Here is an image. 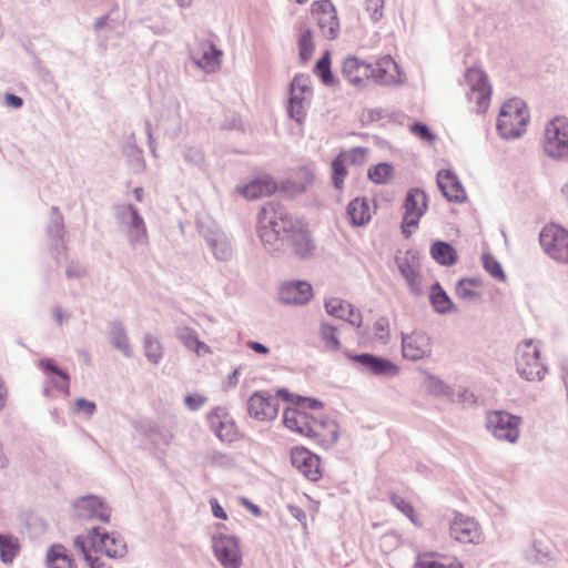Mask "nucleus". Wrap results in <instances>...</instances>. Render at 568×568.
Here are the masks:
<instances>
[{
    "label": "nucleus",
    "instance_id": "nucleus-2",
    "mask_svg": "<svg viewBox=\"0 0 568 568\" xmlns=\"http://www.w3.org/2000/svg\"><path fill=\"white\" fill-rule=\"evenodd\" d=\"M529 118V111L523 100L509 99L500 108L497 130L505 139L518 138L526 131Z\"/></svg>",
    "mask_w": 568,
    "mask_h": 568
},
{
    "label": "nucleus",
    "instance_id": "nucleus-38",
    "mask_svg": "<svg viewBox=\"0 0 568 568\" xmlns=\"http://www.w3.org/2000/svg\"><path fill=\"white\" fill-rule=\"evenodd\" d=\"M456 294L464 300L479 297L481 294V284L474 278H464L457 284Z\"/></svg>",
    "mask_w": 568,
    "mask_h": 568
},
{
    "label": "nucleus",
    "instance_id": "nucleus-20",
    "mask_svg": "<svg viewBox=\"0 0 568 568\" xmlns=\"http://www.w3.org/2000/svg\"><path fill=\"white\" fill-rule=\"evenodd\" d=\"M342 72L354 85H363L373 79L374 67L357 57H347L343 62Z\"/></svg>",
    "mask_w": 568,
    "mask_h": 568
},
{
    "label": "nucleus",
    "instance_id": "nucleus-34",
    "mask_svg": "<svg viewBox=\"0 0 568 568\" xmlns=\"http://www.w3.org/2000/svg\"><path fill=\"white\" fill-rule=\"evenodd\" d=\"M288 240L291 241L293 251L298 256L306 257L313 254L315 246L311 240L306 225L298 232H295L293 235H291V239Z\"/></svg>",
    "mask_w": 568,
    "mask_h": 568
},
{
    "label": "nucleus",
    "instance_id": "nucleus-24",
    "mask_svg": "<svg viewBox=\"0 0 568 568\" xmlns=\"http://www.w3.org/2000/svg\"><path fill=\"white\" fill-rule=\"evenodd\" d=\"M355 363L361 364L366 371L374 375L394 376L398 373V367L390 361L377 357L371 354H358L352 356Z\"/></svg>",
    "mask_w": 568,
    "mask_h": 568
},
{
    "label": "nucleus",
    "instance_id": "nucleus-21",
    "mask_svg": "<svg viewBox=\"0 0 568 568\" xmlns=\"http://www.w3.org/2000/svg\"><path fill=\"white\" fill-rule=\"evenodd\" d=\"M209 424L215 435L223 442H233L237 436L235 423L222 408H215L209 415Z\"/></svg>",
    "mask_w": 568,
    "mask_h": 568
},
{
    "label": "nucleus",
    "instance_id": "nucleus-57",
    "mask_svg": "<svg viewBox=\"0 0 568 568\" xmlns=\"http://www.w3.org/2000/svg\"><path fill=\"white\" fill-rule=\"evenodd\" d=\"M4 102L8 106L16 108V109L21 108L23 104V101L20 97H17L11 93H8L4 95Z\"/></svg>",
    "mask_w": 568,
    "mask_h": 568
},
{
    "label": "nucleus",
    "instance_id": "nucleus-46",
    "mask_svg": "<svg viewBox=\"0 0 568 568\" xmlns=\"http://www.w3.org/2000/svg\"><path fill=\"white\" fill-rule=\"evenodd\" d=\"M321 338L324 346L328 351H337L339 348V339L336 335V328L329 324H323L320 329Z\"/></svg>",
    "mask_w": 568,
    "mask_h": 568
},
{
    "label": "nucleus",
    "instance_id": "nucleus-1",
    "mask_svg": "<svg viewBox=\"0 0 568 568\" xmlns=\"http://www.w3.org/2000/svg\"><path fill=\"white\" fill-rule=\"evenodd\" d=\"M260 237L266 245H274L281 235L291 239L306 224L294 219L282 205L270 202L265 204L260 213Z\"/></svg>",
    "mask_w": 568,
    "mask_h": 568
},
{
    "label": "nucleus",
    "instance_id": "nucleus-41",
    "mask_svg": "<svg viewBox=\"0 0 568 568\" xmlns=\"http://www.w3.org/2000/svg\"><path fill=\"white\" fill-rule=\"evenodd\" d=\"M393 166L387 163H379L374 165L367 172L369 180L377 184H385L389 182L393 178Z\"/></svg>",
    "mask_w": 568,
    "mask_h": 568
},
{
    "label": "nucleus",
    "instance_id": "nucleus-50",
    "mask_svg": "<svg viewBox=\"0 0 568 568\" xmlns=\"http://www.w3.org/2000/svg\"><path fill=\"white\" fill-rule=\"evenodd\" d=\"M392 503L399 511L407 516L412 520V523H414L415 525H419L417 518L415 517L414 507L409 501L405 500L399 496H393Z\"/></svg>",
    "mask_w": 568,
    "mask_h": 568
},
{
    "label": "nucleus",
    "instance_id": "nucleus-35",
    "mask_svg": "<svg viewBox=\"0 0 568 568\" xmlns=\"http://www.w3.org/2000/svg\"><path fill=\"white\" fill-rule=\"evenodd\" d=\"M432 257L442 265H453L457 262L456 250L445 242H436L430 247Z\"/></svg>",
    "mask_w": 568,
    "mask_h": 568
},
{
    "label": "nucleus",
    "instance_id": "nucleus-49",
    "mask_svg": "<svg viewBox=\"0 0 568 568\" xmlns=\"http://www.w3.org/2000/svg\"><path fill=\"white\" fill-rule=\"evenodd\" d=\"M481 260L486 272H488L494 278L498 281L505 280V273L503 271V267L494 256H491L490 254H484Z\"/></svg>",
    "mask_w": 568,
    "mask_h": 568
},
{
    "label": "nucleus",
    "instance_id": "nucleus-9",
    "mask_svg": "<svg viewBox=\"0 0 568 568\" xmlns=\"http://www.w3.org/2000/svg\"><path fill=\"white\" fill-rule=\"evenodd\" d=\"M544 149L552 158H561L568 153V120L557 116L545 129Z\"/></svg>",
    "mask_w": 568,
    "mask_h": 568
},
{
    "label": "nucleus",
    "instance_id": "nucleus-30",
    "mask_svg": "<svg viewBox=\"0 0 568 568\" xmlns=\"http://www.w3.org/2000/svg\"><path fill=\"white\" fill-rule=\"evenodd\" d=\"M176 336L187 349L194 352L197 356L211 353L209 345L200 341L197 333L190 327H180L176 331Z\"/></svg>",
    "mask_w": 568,
    "mask_h": 568
},
{
    "label": "nucleus",
    "instance_id": "nucleus-31",
    "mask_svg": "<svg viewBox=\"0 0 568 568\" xmlns=\"http://www.w3.org/2000/svg\"><path fill=\"white\" fill-rule=\"evenodd\" d=\"M48 568H75L74 561L62 545H52L47 551Z\"/></svg>",
    "mask_w": 568,
    "mask_h": 568
},
{
    "label": "nucleus",
    "instance_id": "nucleus-40",
    "mask_svg": "<svg viewBox=\"0 0 568 568\" xmlns=\"http://www.w3.org/2000/svg\"><path fill=\"white\" fill-rule=\"evenodd\" d=\"M398 267L400 274L406 278L410 286H415L418 283L419 264L414 256H412L409 261H402V258H398Z\"/></svg>",
    "mask_w": 568,
    "mask_h": 568
},
{
    "label": "nucleus",
    "instance_id": "nucleus-53",
    "mask_svg": "<svg viewBox=\"0 0 568 568\" xmlns=\"http://www.w3.org/2000/svg\"><path fill=\"white\" fill-rule=\"evenodd\" d=\"M97 409V406L93 402L87 400L84 398H79L75 400V410L78 413H84L88 416H92Z\"/></svg>",
    "mask_w": 568,
    "mask_h": 568
},
{
    "label": "nucleus",
    "instance_id": "nucleus-36",
    "mask_svg": "<svg viewBox=\"0 0 568 568\" xmlns=\"http://www.w3.org/2000/svg\"><path fill=\"white\" fill-rule=\"evenodd\" d=\"M20 550L18 538L0 534V558L4 564L13 561Z\"/></svg>",
    "mask_w": 568,
    "mask_h": 568
},
{
    "label": "nucleus",
    "instance_id": "nucleus-48",
    "mask_svg": "<svg viewBox=\"0 0 568 568\" xmlns=\"http://www.w3.org/2000/svg\"><path fill=\"white\" fill-rule=\"evenodd\" d=\"M300 58L303 62H307L314 51V43L311 30H305L298 39Z\"/></svg>",
    "mask_w": 568,
    "mask_h": 568
},
{
    "label": "nucleus",
    "instance_id": "nucleus-56",
    "mask_svg": "<svg viewBox=\"0 0 568 568\" xmlns=\"http://www.w3.org/2000/svg\"><path fill=\"white\" fill-rule=\"evenodd\" d=\"M210 505L212 508V513L216 518H220L223 520L227 519V514L224 511V509L222 508V506L219 504V501L216 499H211Z\"/></svg>",
    "mask_w": 568,
    "mask_h": 568
},
{
    "label": "nucleus",
    "instance_id": "nucleus-27",
    "mask_svg": "<svg viewBox=\"0 0 568 568\" xmlns=\"http://www.w3.org/2000/svg\"><path fill=\"white\" fill-rule=\"evenodd\" d=\"M326 312L337 318L349 322L353 325H359L362 321L361 313L353 305L342 298L331 297L325 302Z\"/></svg>",
    "mask_w": 568,
    "mask_h": 568
},
{
    "label": "nucleus",
    "instance_id": "nucleus-33",
    "mask_svg": "<svg viewBox=\"0 0 568 568\" xmlns=\"http://www.w3.org/2000/svg\"><path fill=\"white\" fill-rule=\"evenodd\" d=\"M78 507L83 511H88L90 516L95 517L101 521L108 523L110 520V509L98 497H84L79 500Z\"/></svg>",
    "mask_w": 568,
    "mask_h": 568
},
{
    "label": "nucleus",
    "instance_id": "nucleus-42",
    "mask_svg": "<svg viewBox=\"0 0 568 568\" xmlns=\"http://www.w3.org/2000/svg\"><path fill=\"white\" fill-rule=\"evenodd\" d=\"M40 366L45 371L50 372L60 377L61 383H57V388L62 390L65 395L70 394L69 376L63 371L59 369L53 359H42Z\"/></svg>",
    "mask_w": 568,
    "mask_h": 568
},
{
    "label": "nucleus",
    "instance_id": "nucleus-6",
    "mask_svg": "<svg viewBox=\"0 0 568 568\" xmlns=\"http://www.w3.org/2000/svg\"><path fill=\"white\" fill-rule=\"evenodd\" d=\"M539 243L551 258L568 263V231L557 224L544 226L539 234Z\"/></svg>",
    "mask_w": 568,
    "mask_h": 568
},
{
    "label": "nucleus",
    "instance_id": "nucleus-13",
    "mask_svg": "<svg viewBox=\"0 0 568 568\" xmlns=\"http://www.w3.org/2000/svg\"><path fill=\"white\" fill-rule=\"evenodd\" d=\"M449 535L462 544H479L484 538L479 524L463 514H457L450 521Z\"/></svg>",
    "mask_w": 568,
    "mask_h": 568
},
{
    "label": "nucleus",
    "instance_id": "nucleus-37",
    "mask_svg": "<svg viewBox=\"0 0 568 568\" xmlns=\"http://www.w3.org/2000/svg\"><path fill=\"white\" fill-rule=\"evenodd\" d=\"M74 548L83 555V558L90 568H112L108 562L98 556L99 554H94L88 550V545L83 536H78L74 539Z\"/></svg>",
    "mask_w": 568,
    "mask_h": 568
},
{
    "label": "nucleus",
    "instance_id": "nucleus-63",
    "mask_svg": "<svg viewBox=\"0 0 568 568\" xmlns=\"http://www.w3.org/2000/svg\"><path fill=\"white\" fill-rule=\"evenodd\" d=\"M52 383L54 384V386L57 387V383H61V379L60 377H58L57 375L54 377H52Z\"/></svg>",
    "mask_w": 568,
    "mask_h": 568
},
{
    "label": "nucleus",
    "instance_id": "nucleus-47",
    "mask_svg": "<svg viewBox=\"0 0 568 568\" xmlns=\"http://www.w3.org/2000/svg\"><path fill=\"white\" fill-rule=\"evenodd\" d=\"M144 349L146 357L154 364L162 358V345L159 339L152 335H148L144 339Z\"/></svg>",
    "mask_w": 568,
    "mask_h": 568
},
{
    "label": "nucleus",
    "instance_id": "nucleus-59",
    "mask_svg": "<svg viewBox=\"0 0 568 568\" xmlns=\"http://www.w3.org/2000/svg\"><path fill=\"white\" fill-rule=\"evenodd\" d=\"M8 398V390L4 383L0 379V412L4 408Z\"/></svg>",
    "mask_w": 568,
    "mask_h": 568
},
{
    "label": "nucleus",
    "instance_id": "nucleus-22",
    "mask_svg": "<svg viewBox=\"0 0 568 568\" xmlns=\"http://www.w3.org/2000/svg\"><path fill=\"white\" fill-rule=\"evenodd\" d=\"M222 51L211 42H201L192 50L194 62L206 72H215L221 65Z\"/></svg>",
    "mask_w": 568,
    "mask_h": 568
},
{
    "label": "nucleus",
    "instance_id": "nucleus-45",
    "mask_svg": "<svg viewBox=\"0 0 568 568\" xmlns=\"http://www.w3.org/2000/svg\"><path fill=\"white\" fill-rule=\"evenodd\" d=\"M130 210L132 212V222L130 226L131 240L133 242L146 240V229L144 221L139 216L134 207L131 206Z\"/></svg>",
    "mask_w": 568,
    "mask_h": 568
},
{
    "label": "nucleus",
    "instance_id": "nucleus-32",
    "mask_svg": "<svg viewBox=\"0 0 568 568\" xmlns=\"http://www.w3.org/2000/svg\"><path fill=\"white\" fill-rule=\"evenodd\" d=\"M347 214L353 225L362 226L371 220V207L365 199L356 197L349 202Z\"/></svg>",
    "mask_w": 568,
    "mask_h": 568
},
{
    "label": "nucleus",
    "instance_id": "nucleus-44",
    "mask_svg": "<svg viewBox=\"0 0 568 568\" xmlns=\"http://www.w3.org/2000/svg\"><path fill=\"white\" fill-rule=\"evenodd\" d=\"M345 155L339 154L332 163V179L336 189H342L347 175Z\"/></svg>",
    "mask_w": 568,
    "mask_h": 568
},
{
    "label": "nucleus",
    "instance_id": "nucleus-15",
    "mask_svg": "<svg viewBox=\"0 0 568 568\" xmlns=\"http://www.w3.org/2000/svg\"><path fill=\"white\" fill-rule=\"evenodd\" d=\"M213 550L224 568H240L242 558L239 542L230 536H219L213 539Z\"/></svg>",
    "mask_w": 568,
    "mask_h": 568
},
{
    "label": "nucleus",
    "instance_id": "nucleus-52",
    "mask_svg": "<svg viewBox=\"0 0 568 568\" xmlns=\"http://www.w3.org/2000/svg\"><path fill=\"white\" fill-rule=\"evenodd\" d=\"M184 403L190 409L196 410L206 403V397L200 394H192L185 396Z\"/></svg>",
    "mask_w": 568,
    "mask_h": 568
},
{
    "label": "nucleus",
    "instance_id": "nucleus-29",
    "mask_svg": "<svg viewBox=\"0 0 568 568\" xmlns=\"http://www.w3.org/2000/svg\"><path fill=\"white\" fill-rule=\"evenodd\" d=\"M415 568H463L456 558L437 552H420Z\"/></svg>",
    "mask_w": 568,
    "mask_h": 568
},
{
    "label": "nucleus",
    "instance_id": "nucleus-28",
    "mask_svg": "<svg viewBox=\"0 0 568 568\" xmlns=\"http://www.w3.org/2000/svg\"><path fill=\"white\" fill-rule=\"evenodd\" d=\"M277 189L278 186L275 181L271 176L265 175L248 182L241 189V194L246 199L254 200L270 196L274 194Z\"/></svg>",
    "mask_w": 568,
    "mask_h": 568
},
{
    "label": "nucleus",
    "instance_id": "nucleus-10",
    "mask_svg": "<svg viewBox=\"0 0 568 568\" xmlns=\"http://www.w3.org/2000/svg\"><path fill=\"white\" fill-rule=\"evenodd\" d=\"M466 82L469 85L468 100L475 103V111L483 113L490 102V87L486 74L477 68H470L466 72Z\"/></svg>",
    "mask_w": 568,
    "mask_h": 568
},
{
    "label": "nucleus",
    "instance_id": "nucleus-26",
    "mask_svg": "<svg viewBox=\"0 0 568 568\" xmlns=\"http://www.w3.org/2000/svg\"><path fill=\"white\" fill-rule=\"evenodd\" d=\"M373 79L387 85L397 84L402 81V72L390 55H384L376 62Z\"/></svg>",
    "mask_w": 568,
    "mask_h": 568
},
{
    "label": "nucleus",
    "instance_id": "nucleus-7",
    "mask_svg": "<svg viewBox=\"0 0 568 568\" xmlns=\"http://www.w3.org/2000/svg\"><path fill=\"white\" fill-rule=\"evenodd\" d=\"M312 97L310 78L305 74L296 75L291 84L288 113L298 124H302L306 118L307 105Z\"/></svg>",
    "mask_w": 568,
    "mask_h": 568
},
{
    "label": "nucleus",
    "instance_id": "nucleus-43",
    "mask_svg": "<svg viewBox=\"0 0 568 568\" xmlns=\"http://www.w3.org/2000/svg\"><path fill=\"white\" fill-rule=\"evenodd\" d=\"M432 304L435 307V310L439 313H446L452 310V302L447 294L442 290V287L438 284H435L432 287V294H430Z\"/></svg>",
    "mask_w": 568,
    "mask_h": 568
},
{
    "label": "nucleus",
    "instance_id": "nucleus-3",
    "mask_svg": "<svg viewBox=\"0 0 568 568\" xmlns=\"http://www.w3.org/2000/svg\"><path fill=\"white\" fill-rule=\"evenodd\" d=\"M277 395L285 400H291L296 404L295 406L288 407L284 410V425L292 432L306 437L307 430L310 429V425L314 417V414L306 412V408L318 410L322 408V404L315 399L293 396L286 389H278Z\"/></svg>",
    "mask_w": 568,
    "mask_h": 568
},
{
    "label": "nucleus",
    "instance_id": "nucleus-54",
    "mask_svg": "<svg viewBox=\"0 0 568 568\" xmlns=\"http://www.w3.org/2000/svg\"><path fill=\"white\" fill-rule=\"evenodd\" d=\"M374 331H375V335L381 338V339H385L388 337L389 335V329H388V322L387 320L385 318H379L378 321L375 322L374 324Z\"/></svg>",
    "mask_w": 568,
    "mask_h": 568
},
{
    "label": "nucleus",
    "instance_id": "nucleus-11",
    "mask_svg": "<svg viewBox=\"0 0 568 568\" xmlns=\"http://www.w3.org/2000/svg\"><path fill=\"white\" fill-rule=\"evenodd\" d=\"M312 17L327 39H335L339 33V20L334 4L329 0L314 1L311 6Z\"/></svg>",
    "mask_w": 568,
    "mask_h": 568
},
{
    "label": "nucleus",
    "instance_id": "nucleus-19",
    "mask_svg": "<svg viewBox=\"0 0 568 568\" xmlns=\"http://www.w3.org/2000/svg\"><path fill=\"white\" fill-rule=\"evenodd\" d=\"M278 296L285 304L303 305L313 297V288L304 281L286 282L280 287Z\"/></svg>",
    "mask_w": 568,
    "mask_h": 568
},
{
    "label": "nucleus",
    "instance_id": "nucleus-64",
    "mask_svg": "<svg viewBox=\"0 0 568 568\" xmlns=\"http://www.w3.org/2000/svg\"><path fill=\"white\" fill-rule=\"evenodd\" d=\"M295 1H296L297 3H300V4H303V3H305L307 0H295Z\"/></svg>",
    "mask_w": 568,
    "mask_h": 568
},
{
    "label": "nucleus",
    "instance_id": "nucleus-23",
    "mask_svg": "<svg viewBox=\"0 0 568 568\" xmlns=\"http://www.w3.org/2000/svg\"><path fill=\"white\" fill-rule=\"evenodd\" d=\"M314 182V173L308 166L294 170L281 185V190L290 196L305 192Z\"/></svg>",
    "mask_w": 568,
    "mask_h": 568
},
{
    "label": "nucleus",
    "instance_id": "nucleus-51",
    "mask_svg": "<svg viewBox=\"0 0 568 568\" xmlns=\"http://www.w3.org/2000/svg\"><path fill=\"white\" fill-rule=\"evenodd\" d=\"M384 0H366L365 10L374 21L383 17Z\"/></svg>",
    "mask_w": 568,
    "mask_h": 568
},
{
    "label": "nucleus",
    "instance_id": "nucleus-14",
    "mask_svg": "<svg viewBox=\"0 0 568 568\" xmlns=\"http://www.w3.org/2000/svg\"><path fill=\"white\" fill-rule=\"evenodd\" d=\"M306 437L312 438L322 447H329L337 442V424L321 413L314 415Z\"/></svg>",
    "mask_w": 568,
    "mask_h": 568
},
{
    "label": "nucleus",
    "instance_id": "nucleus-60",
    "mask_svg": "<svg viewBox=\"0 0 568 568\" xmlns=\"http://www.w3.org/2000/svg\"><path fill=\"white\" fill-rule=\"evenodd\" d=\"M248 347L251 349H253L254 352L258 353V354H267L268 353V348L261 344V343H257V342H248Z\"/></svg>",
    "mask_w": 568,
    "mask_h": 568
},
{
    "label": "nucleus",
    "instance_id": "nucleus-5",
    "mask_svg": "<svg viewBox=\"0 0 568 568\" xmlns=\"http://www.w3.org/2000/svg\"><path fill=\"white\" fill-rule=\"evenodd\" d=\"M540 351L532 341H526L518 346L516 365L520 376L527 381H540L546 368L539 358Z\"/></svg>",
    "mask_w": 568,
    "mask_h": 568
},
{
    "label": "nucleus",
    "instance_id": "nucleus-61",
    "mask_svg": "<svg viewBox=\"0 0 568 568\" xmlns=\"http://www.w3.org/2000/svg\"><path fill=\"white\" fill-rule=\"evenodd\" d=\"M352 154H353L354 156L358 154L361 158H364V156H365V150H364V149L358 148V149L353 150V151H352Z\"/></svg>",
    "mask_w": 568,
    "mask_h": 568
},
{
    "label": "nucleus",
    "instance_id": "nucleus-25",
    "mask_svg": "<svg viewBox=\"0 0 568 568\" xmlns=\"http://www.w3.org/2000/svg\"><path fill=\"white\" fill-rule=\"evenodd\" d=\"M437 184L443 195L452 202H464L466 192L458 178L450 171H440L437 174Z\"/></svg>",
    "mask_w": 568,
    "mask_h": 568
},
{
    "label": "nucleus",
    "instance_id": "nucleus-58",
    "mask_svg": "<svg viewBox=\"0 0 568 568\" xmlns=\"http://www.w3.org/2000/svg\"><path fill=\"white\" fill-rule=\"evenodd\" d=\"M114 344L118 348H121V349H128L129 348V343H128V338L126 336L122 333V332H118L115 338H114Z\"/></svg>",
    "mask_w": 568,
    "mask_h": 568
},
{
    "label": "nucleus",
    "instance_id": "nucleus-17",
    "mask_svg": "<svg viewBox=\"0 0 568 568\" xmlns=\"http://www.w3.org/2000/svg\"><path fill=\"white\" fill-rule=\"evenodd\" d=\"M277 399L265 392H256L248 399V414L255 419H274L277 415Z\"/></svg>",
    "mask_w": 568,
    "mask_h": 568
},
{
    "label": "nucleus",
    "instance_id": "nucleus-16",
    "mask_svg": "<svg viewBox=\"0 0 568 568\" xmlns=\"http://www.w3.org/2000/svg\"><path fill=\"white\" fill-rule=\"evenodd\" d=\"M292 465L307 479L316 481L322 477L318 456L304 447H295L291 452Z\"/></svg>",
    "mask_w": 568,
    "mask_h": 568
},
{
    "label": "nucleus",
    "instance_id": "nucleus-39",
    "mask_svg": "<svg viewBox=\"0 0 568 568\" xmlns=\"http://www.w3.org/2000/svg\"><path fill=\"white\" fill-rule=\"evenodd\" d=\"M314 72L325 85L335 84V78L331 71V53L328 51L316 62Z\"/></svg>",
    "mask_w": 568,
    "mask_h": 568
},
{
    "label": "nucleus",
    "instance_id": "nucleus-55",
    "mask_svg": "<svg viewBox=\"0 0 568 568\" xmlns=\"http://www.w3.org/2000/svg\"><path fill=\"white\" fill-rule=\"evenodd\" d=\"M410 131L425 141H432L434 139V135L430 133V131L425 124L415 123L414 125H412Z\"/></svg>",
    "mask_w": 568,
    "mask_h": 568
},
{
    "label": "nucleus",
    "instance_id": "nucleus-8",
    "mask_svg": "<svg viewBox=\"0 0 568 568\" xmlns=\"http://www.w3.org/2000/svg\"><path fill=\"white\" fill-rule=\"evenodd\" d=\"M428 207V199L426 193L420 189H410L405 197V213L402 222V231L408 237L417 227L422 216Z\"/></svg>",
    "mask_w": 568,
    "mask_h": 568
},
{
    "label": "nucleus",
    "instance_id": "nucleus-4",
    "mask_svg": "<svg viewBox=\"0 0 568 568\" xmlns=\"http://www.w3.org/2000/svg\"><path fill=\"white\" fill-rule=\"evenodd\" d=\"M88 550L104 555L108 558H123L126 554L124 540L115 534H110L100 528H92L84 538Z\"/></svg>",
    "mask_w": 568,
    "mask_h": 568
},
{
    "label": "nucleus",
    "instance_id": "nucleus-12",
    "mask_svg": "<svg viewBox=\"0 0 568 568\" xmlns=\"http://www.w3.org/2000/svg\"><path fill=\"white\" fill-rule=\"evenodd\" d=\"M519 418L506 412H491L487 416V428L498 439L515 443L519 436Z\"/></svg>",
    "mask_w": 568,
    "mask_h": 568
},
{
    "label": "nucleus",
    "instance_id": "nucleus-62",
    "mask_svg": "<svg viewBox=\"0 0 568 568\" xmlns=\"http://www.w3.org/2000/svg\"><path fill=\"white\" fill-rule=\"evenodd\" d=\"M134 194L138 201L142 200V189H135Z\"/></svg>",
    "mask_w": 568,
    "mask_h": 568
},
{
    "label": "nucleus",
    "instance_id": "nucleus-18",
    "mask_svg": "<svg viewBox=\"0 0 568 568\" xmlns=\"http://www.w3.org/2000/svg\"><path fill=\"white\" fill-rule=\"evenodd\" d=\"M402 352L405 358L418 361L427 357L432 352V342L425 333L414 332L404 336Z\"/></svg>",
    "mask_w": 568,
    "mask_h": 568
}]
</instances>
